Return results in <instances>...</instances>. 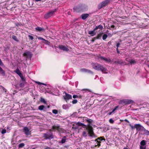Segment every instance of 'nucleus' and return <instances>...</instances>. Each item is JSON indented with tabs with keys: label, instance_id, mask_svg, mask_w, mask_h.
Segmentation results:
<instances>
[{
	"label": "nucleus",
	"instance_id": "nucleus-1",
	"mask_svg": "<svg viewBox=\"0 0 149 149\" xmlns=\"http://www.w3.org/2000/svg\"><path fill=\"white\" fill-rule=\"evenodd\" d=\"M91 65L93 68L95 70L98 71H101L104 74H107V71L106 68L104 67L102 65L97 63H92Z\"/></svg>",
	"mask_w": 149,
	"mask_h": 149
},
{
	"label": "nucleus",
	"instance_id": "nucleus-2",
	"mask_svg": "<svg viewBox=\"0 0 149 149\" xmlns=\"http://www.w3.org/2000/svg\"><path fill=\"white\" fill-rule=\"evenodd\" d=\"M86 129L87 130L89 135L90 136H93L95 135L93 131V129L92 126L90 124H88L86 127Z\"/></svg>",
	"mask_w": 149,
	"mask_h": 149
},
{
	"label": "nucleus",
	"instance_id": "nucleus-3",
	"mask_svg": "<svg viewBox=\"0 0 149 149\" xmlns=\"http://www.w3.org/2000/svg\"><path fill=\"white\" fill-rule=\"evenodd\" d=\"M110 2L109 0H105L99 4L98 5V8L100 9L103 7L107 6Z\"/></svg>",
	"mask_w": 149,
	"mask_h": 149
},
{
	"label": "nucleus",
	"instance_id": "nucleus-4",
	"mask_svg": "<svg viewBox=\"0 0 149 149\" xmlns=\"http://www.w3.org/2000/svg\"><path fill=\"white\" fill-rule=\"evenodd\" d=\"M52 129L54 132L57 131L58 132L60 133L63 131V129L59 125H53L52 126Z\"/></svg>",
	"mask_w": 149,
	"mask_h": 149
},
{
	"label": "nucleus",
	"instance_id": "nucleus-5",
	"mask_svg": "<svg viewBox=\"0 0 149 149\" xmlns=\"http://www.w3.org/2000/svg\"><path fill=\"white\" fill-rule=\"evenodd\" d=\"M56 10H54L50 11L48 12L47 13L45 14L44 16L45 18V19H48L52 16L54 13L56 12Z\"/></svg>",
	"mask_w": 149,
	"mask_h": 149
},
{
	"label": "nucleus",
	"instance_id": "nucleus-6",
	"mask_svg": "<svg viewBox=\"0 0 149 149\" xmlns=\"http://www.w3.org/2000/svg\"><path fill=\"white\" fill-rule=\"evenodd\" d=\"M43 135L45 139H50L54 138L52 133H51L50 134L48 133H44L43 134Z\"/></svg>",
	"mask_w": 149,
	"mask_h": 149
},
{
	"label": "nucleus",
	"instance_id": "nucleus-7",
	"mask_svg": "<svg viewBox=\"0 0 149 149\" xmlns=\"http://www.w3.org/2000/svg\"><path fill=\"white\" fill-rule=\"evenodd\" d=\"M135 127L137 131H143L144 127L139 124H135Z\"/></svg>",
	"mask_w": 149,
	"mask_h": 149
},
{
	"label": "nucleus",
	"instance_id": "nucleus-8",
	"mask_svg": "<svg viewBox=\"0 0 149 149\" xmlns=\"http://www.w3.org/2000/svg\"><path fill=\"white\" fill-rule=\"evenodd\" d=\"M63 97L64 100L66 101H67V100H68L69 99H72L71 95L67 93H65V95H63Z\"/></svg>",
	"mask_w": 149,
	"mask_h": 149
},
{
	"label": "nucleus",
	"instance_id": "nucleus-9",
	"mask_svg": "<svg viewBox=\"0 0 149 149\" xmlns=\"http://www.w3.org/2000/svg\"><path fill=\"white\" fill-rule=\"evenodd\" d=\"M23 131L26 135L28 136L30 134L29 130L28 127H24Z\"/></svg>",
	"mask_w": 149,
	"mask_h": 149
},
{
	"label": "nucleus",
	"instance_id": "nucleus-10",
	"mask_svg": "<svg viewBox=\"0 0 149 149\" xmlns=\"http://www.w3.org/2000/svg\"><path fill=\"white\" fill-rule=\"evenodd\" d=\"M58 47L60 49L64 51L68 52L69 50V49L68 48L62 45H59Z\"/></svg>",
	"mask_w": 149,
	"mask_h": 149
},
{
	"label": "nucleus",
	"instance_id": "nucleus-11",
	"mask_svg": "<svg viewBox=\"0 0 149 149\" xmlns=\"http://www.w3.org/2000/svg\"><path fill=\"white\" fill-rule=\"evenodd\" d=\"M89 15V14L88 13L82 14L81 15L80 17L83 20H86Z\"/></svg>",
	"mask_w": 149,
	"mask_h": 149
},
{
	"label": "nucleus",
	"instance_id": "nucleus-12",
	"mask_svg": "<svg viewBox=\"0 0 149 149\" xmlns=\"http://www.w3.org/2000/svg\"><path fill=\"white\" fill-rule=\"evenodd\" d=\"M98 58H100L101 60H104L108 63L110 62L111 61L110 59H107V58H105L101 56H98Z\"/></svg>",
	"mask_w": 149,
	"mask_h": 149
},
{
	"label": "nucleus",
	"instance_id": "nucleus-13",
	"mask_svg": "<svg viewBox=\"0 0 149 149\" xmlns=\"http://www.w3.org/2000/svg\"><path fill=\"white\" fill-rule=\"evenodd\" d=\"M80 71L82 72H88V73H91V71L87 69L84 68H81L80 70Z\"/></svg>",
	"mask_w": 149,
	"mask_h": 149
},
{
	"label": "nucleus",
	"instance_id": "nucleus-14",
	"mask_svg": "<svg viewBox=\"0 0 149 149\" xmlns=\"http://www.w3.org/2000/svg\"><path fill=\"white\" fill-rule=\"evenodd\" d=\"M36 30L38 31H45L44 29L43 28H41L39 26H38L35 28Z\"/></svg>",
	"mask_w": 149,
	"mask_h": 149
},
{
	"label": "nucleus",
	"instance_id": "nucleus-15",
	"mask_svg": "<svg viewBox=\"0 0 149 149\" xmlns=\"http://www.w3.org/2000/svg\"><path fill=\"white\" fill-rule=\"evenodd\" d=\"M95 31H96V30H95V28H94L93 31H89L88 32V33L89 34L91 35L92 36H94L96 34V33L95 32Z\"/></svg>",
	"mask_w": 149,
	"mask_h": 149
},
{
	"label": "nucleus",
	"instance_id": "nucleus-16",
	"mask_svg": "<svg viewBox=\"0 0 149 149\" xmlns=\"http://www.w3.org/2000/svg\"><path fill=\"white\" fill-rule=\"evenodd\" d=\"M14 72L18 74L19 76L22 74L21 71L18 68H17L16 70L14 71Z\"/></svg>",
	"mask_w": 149,
	"mask_h": 149
},
{
	"label": "nucleus",
	"instance_id": "nucleus-17",
	"mask_svg": "<svg viewBox=\"0 0 149 149\" xmlns=\"http://www.w3.org/2000/svg\"><path fill=\"white\" fill-rule=\"evenodd\" d=\"M98 140H99L100 141H102L103 140L104 141H105V139L104 136H100L97 139H95V141H98Z\"/></svg>",
	"mask_w": 149,
	"mask_h": 149
},
{
	"label": "nucleus",
	"instance_id": "nucleus-18",
	"mask_svg": "<svg viewBox=\"0 0 149 149\" xmlns=\"http://www.w3.org/2000/svg\"><path fill=\"white\" fill-rule=\"evenodd\" d=\"M103 28V27L102 25H99L97 26H96L95 28V30H97L98 29H99L100 30H102Z\"/></svg>",
	"mask_w": 149,
	"mask_h": 149
},
{
	"label": "nucleus",
	"instance_id": "nucleus-19",
	"mask_svg": "<svg viewBox=\"0 0 149 149\" xmlns=\"http://www.w3.org/2000/svg\"><path fill=\"white\" fill-rule=\"evenodd\" d=\"M133 102V101L130 100H127L124 102L125 104H129Z\"/></svg>",
	"mask_w": 149,
	"mask_h": 149
},
{
	"label": "nucleus",
	"instance_id": "nucleus-20",
	"mask_svg": "<svg viewBox=\"0 0 149 149\" xmlns=\"http://www.w3.org/2000/svg\"><path fill=\"white\" fill-rule=\"evenodd\" d=\"M25 81H21L19 84L20 87H23L24 86Z\"/></svg>",
	"mask_w": 149,
	"mask_h": 149
},
{
	"label": "nucleus",
	"instance_id": "nucleus-21",
	"mask_svg": "<svg viewBox=\"0 0 149 149\" xmlns=\"http://www.w3.org/2000/svg\"><path fill=\"white\" fill-rule=\"evenodd\" d=\"M143 131L145 132V133H144V134L146 135H149V131L146 130L144 128H143Z\"/></svg>",
	"mask_w": 149,
	"mask_h": 149
},
{
	"label": "nucleus",
	"instance_id": "nucleus-22",
	"mask_svg": "<svg viewBox=\"0 0 149 149\" xmlns=\"http://www.w3.org/2000/svg\"><path fill=\"white\" fill-rule=\"evenodd\" d=\"M85 120L87 122H88V124H90L92 122L93 120H92L90 119H87L86 118H85Z\"/></svg>",
	"mask_w": 149,
	"mask_h": 149
},
{
	"label": "nucleus",
	"instance_id": "nucleus-23",
	"mask_svg": "<svg viewBox=\"0 0 149 149\" xmlns=\"http://www.w3.org/2000/svg\"><path fill=\"white\" fill-rule=\"evenodd\" d=\"M97 141V144L95 145V147H96L97 146L98 148H99L101 145V142L100 141Z\"/></svg>",
	"mask_w": 149,
	"mask_h": 149
},
{
	"label": "nucleus",
	"instance_id": "nucleus-24",
	"mask_svg": "<svg viewBox=\"0 0 149 149\" xmlns=\"http://www.w3.org/2000/svg\"><path fill=\"white\" fill-rule=\"evenodd\" d=\"M76 125L78 126H86L84 125V124L80 122H77V124Z\"/></svg>",
	"mask_w": 149,
	"mask_h": 149
},
{
	"label": "nucleus",
	"instance_id": "nucleus-25",
	"mask_svg": "<svg viewBox=\"0 0 149 149\" xmlns=\"http://www.w3.org/2000/svg\"><path fill=\"white\" fill-rule=\"evenodd\" d=\"M66 137L65 136H64L63 137V138L61 141V143H65L66 140V139H65Z\"/></svg>",
	"mask_w": 149,
	"mask_h": 149
},
{
	"label": "nucleus",
	"instance_id": "nucleus-26",
	"mask_svg": "<svg viewBox=\"0 0 149 149\" xmlns=\"http://www.w3.org/2000/svg\"><path fill=\"white\" fill-rule=\"evenodd\" d=\"M12 38L14 40H15V41L18 42H19V40L17 39V37L15 35H13L12 36Z\"/></svg>",
	"mask_w": 149,
	"mask_h": 149
},
{
	"label": "nucleus",
	"instance_id": "nucleus-27",
	"mask_svg": "<svg viewBox=\"0 0 149 149\" xmlns=\"http://www.w3.org/2000/svg\"><path fill=\"white\" fill-rule=\"evenodd\" d=\"M146 144V141L144 140H142L140 143L141 146H145Z\"/></svg>",
	"mask_w": 149,
	"mask_h": 149
},
{
	"label": "nucleus",
	"instance_id": "nucleus-28",
	"mask_svg": "<svg viewBox=\"0 0 149 149\" xmlns=\"http://www.w3.org/2000/svg\"><path fill=\"white\" fill-rule=\"evenodd\" d=\"M0 72L1 74L4 75L5 74V72L3 70L2 68L0 66Z\"/></svg>",
	"mask_w": 149,
	"mask_h": 149
},
{
	"label": "nucleus",
	"instance_id": "nucleus-29",
	"mask_svg": "<svg viewBox=\"0 0 149 149\" xmlns=\"http://www.w3.org/2000/svg\"><path fill=\"white\" fill-rule=\"evenodd\" d=\"M102 33H99V34H98L96 36L97 39H100V38H101V37H102Z\"/></svg>",
	"mask_w": 149,
	"mask_h": 149
},
{
	"label": "nucleus",
	"instance_id": "nucleus-30",
	"mask_svg": "<svg viewBox=\"0 0 149 149\" xmlns=\"http://www.w3.org/2000/svg\"><path fill=\"white\" fill-rule=\"evenodd\" d=\"M83 6L82 4H80L76 8H75V9H83L84 8L83 7Z\"/></svg>",
	"mask_w": 149,
	"mask_h": 149
},
{
	"label": "nucleus",
	"instance_id": "nucleus-31",
	"mask_svg": "<svg viewBox=\"0 0 149 149\" xmlns=\"http://www.w3.org/2000/svg\"><path fill=\"white\" fill-rule=\"evenodd\" d=\"M25 146V144L24 143H22L19 144L18 145L19 148H21Z\"/></svg>",
	"mask_w": 149,
	"mask_h": 149
},
{
	"label": "nucleus",
	"instance_id": "nucleus-32",
	"mask_svg": "<svg viewBox=\"0 0 149 149\" xmlns=\"http://www.w3.org/2000/svg\"><path fill=\"white\" fill-rule=\"evenodd\" d=\"M19 76L20 77L22 81H25V78L23 76L22 74Z\"/></svg>",
	"mask_w": 149,
	"mask_h": 149
},
{
	"label": "nucleus",
	"instance_id": "nucleus-33",
	"mask_svg": "<svg viewBox=\"0 0 149 149\" xmlns=\"http://www.w3.org/2000/svg\"><path fill=\"white\" fill-rule=\"evenodd\" d=\"M108 36L106 34H104L102 36V39L103 40H105L107 38Z\"/></svg>",
	"mask_w": 149,
	"mask_h": 149
},
{
	"label": "nucleus",
	"instance_id": "nucleus-34",
	"mask_svg": "<svg viewBox=\"0 0 149 149\" xmlns=\"http://www.w3.org/2000/svg\"><path fill=\"white\" fill-rule=\"evenodd\" d=\"M40 101L41 102H43L44 104H46L47 103V102L45 101V99L42 97H41L40 98Z\"/></svg>",
	"mask_w": 149,
	"mask_h": 149
},
{
	"label": "nucleus",
	"instance_id": "nucleus-35",
	"mask_svg": "<svg viewBox=\"0 0 149 149\" xmlns=\"http://www.w3.org/2000/svg\"><path fill=\"white\" fill-rule=\"evenodd\" d=\"M44 107H45L43 105H40L38 107V109L40 110H42L43 109Z\"/></svg>",
	"mask_w": 149,
	"mask_h": 149
},
{
	"label": "nucleus",
	"instance_id": "nucleus-36",
	"mask_svg": "<svg viewBox=\"0 0 149 149\" xmlns=\"http://www.w3.org/2000/svg\"><path fill=\"white\" fill-rule=\"evenodd\" d=\"M117 63L121 64L123 63V61L121 60H118L117 61Z\"/></svg>",
	"mask_w": 149,
	"mask_h": 149
},
{
	"label": "nucleus",
	"instance_id": "nucleus-37",
	"mask_svg": "<svg viewBox=\"0 0 149 149\" xmlns=\"http://www.w3.org/2000/svg\"><path fill=\"white\" fill-rule=\"evenodd\" d=\"M128 125L130 127L132 130H134L135 128V125L134 126H133L131 124H129Z\"/></svg>",
	"mask_w": 149,
	"mask_h": 149
},
{
	"label": "nucleus",
	"instance_id": "nucleus-38",
	"mask_svg": "<svg viewBox=\"0 0 149 149\" xmlns=\"http://www.w3.org/2000/svg\"><path fill=\"white\" fill-rule=\"evenodd\" d=\"M52 113L55 114H56L58 113V111L56 109H53L52 110Z\"/></svg>",
	"mask_w": 149,
	"mask_h": 149
},
{
	"label": "nucleus",
	"instance_id": "nucleus-39",
	"mask_svg": "<svg viewBox=\"0 0 149 149\" xmlns=\"http://www.w3.org/2000/svg\"><path fill=\"white\" fill-rule=\"evenodd\" d=\"M73 98H77L78 97H79L80 98V95H73Z\"/></svg>",
	"mask_w": 149,
	"mask_h": 149
},
{
	"label": "nucleus",
	"instance_id": "nucleus-40",
	"mask_svg": "<svg viewBox=\"0 0 149 149\" xmlns=\"http://www.w3.org/2000/svg\"><path fill=\"white\" fill-rule=\"evenodd\" d=\"M6 130L3 129L1 131V133L2 134H3L5 133H6Z\"/></svg>",
	"mask_w": 149,
	"mask_h": 149
},
{
	"label": "nucleus",
	"instance_id": "nucleus-41",
	"mask_svg": "<svg viewBox=\"0 0 149 149\" xmlns=\"http://www.w3.org/2000/svg\"><path fill=\"white\" fill-rule=\"evenodd\" d=\"M136 63V61L134 60H133L132 59L130 61V63L131 64L135 63Z\"/></svg>",
	"mask_w": 149,
	"mask_h": 149
},
{
	"label": "nucleus",
	"instance_id": "nucleus-42",
	"mask_svg": "<svg viewBox=\"0 0 149 149\" xmlns=\"http://www.w3.org/2000/svg\"><path fill=\"white\" fill-rule=\"evenodd\" d=\"M38 38L39 40H41L43 41H47V40L45 39L44 38H43L41 37H38Z\"/></svg>",
	"mask_w": 149,
	"mask_h": 149
},
{
	"label": "nucleus",
	"instance_id": "nucleus-43",
	"mask_svg": "<svg viewBox=\"0 0 149 149\" xmlns=\"http://www.w3.org/2000/svg\"><path fill=\"white\" fill-rule=\"evenodd\" d=\"M62 108L63 109H66L68 108V106L67 105L63 104L62 106Z\"/></svg>",
	"mask_w": 149,
	"mask_h": 149
},
{
	"label": "nucleus",
	"instance_id": "nucleus-44",
	"mask_svg": "<svg viewBox=\"0 0 149 149\" xmlns=\"http://www.w3.org/2000/svg\"><path fill=\"white\" fill-rule=\"evenodd\" d=\"M78 102V101L76 99L72 101V103L73 104H74L77 103Z\"/></svg>",
	"mask_w": 149,
	"mask_h": 149
},
{
	"label": "nucleus",
	"instance_id": "nucleus-45",
	"mask_svg": "<svg viewBox=\"0 0 149 149\" xmlns=\"http://www.w3.org/2000/svg\"><path fill=\"white\" fill-rule=\"evenodd\" d=\"M29 54V52H25L23 54V56H27Z\"/></svg>",
	"mask_w": 149,
	"mask_h": 149
},
{
	"label": "nucleus",
	"instance_id": "nucleus-46",
	"mask_svg": "<svg viewBox=\"0 0 149 149\" xmlns=\"http://www.w3.org/2000/svg\"><path fill=\"white\" fill-rule=\"evenodd\" d=\"M140 149H146V147L145 146H140Z\"/></svg>",
	"mask_w": 149,
	"mask_h": 149
},
{
	"label": "nucleus",
	"instance_id": "nucleus-47",
	"mask_svg": "<svg viewBox=\"0 0 149 149\" xmlns=\"http://www.w3.org/2000/svg\"><path fill=\"white\" fill-rule=\"evenodd\" d=\"M109 122L111 123H113L114 121L111 118L109 120Z\"/></svg>",
	"mask_w": 149,
	"mask_h": 149
},
{
	"label": "nucleus",
	"instance_id": "nucleus-48",
	"mask_svg": "<svg viewBox=\"0 0 149 149\" xmlns=\"http://www.w3.org/2000/svg\"><path fill=\"white\" fill-rule=\"evenodd\" d=\"M119 106H116L112 111V112H114L115 111H116L118 107Z\"/></svg>",
	"mask_w": 149,
	"mask_h": 149
},
{
	"label": "nucleus",
	"instance_id": "nucleus-49",
	"mask_svg": "<svg viewBox=\"0 0 149 149\" xmlns=\"http://www.w3.org/2000/svg\"><path fill=\"white\" fill-rule=\"evenodd\" d=\"M28 37H29V39H31V40H32L33 39V37L32 36H30V35H29L28 36Z\"/></svg>",
	"mask_w": 149,
	"mask_h": 149
},
{
	"label": "nucleus",
	"instance_id": "nucleus-50",
	"mask_svg": "<svg viewBox=\"0 0 149 149\" xmlns=\"http://www.w3.org/2000/svg\"><path fill=\"white\" fill-rule=\"evenodd\" d=\"M0 87L1 88L3 91H4L5 92L6 91V89L2 86H0Z\"/></svg>",
	"mask_w": 149,
	"mask_h": 149
},
{
	"label": "nucleus",
	"instance_id": "nucleus-51",
	"mask_svg": "<svg viewBox=\"0 0 149 149\" xmlns=\"http://www.w3.org/2000/svg\"><path fill=\"white\" fill-rule=\"evenodd\" d=\"M120 45V44L119 43H117L116 46L117 47V48H118V47H119V46Z\"/></svg>",
	"mask_w": 149,
	"mask_h": 149
},
{
	"label": "nucleus",
	"instance_id": "nucleus-52",
	"mask_svg": "<svg viewBox=\"0 0 149 149\" xmlns=\"http://www.w3.org/2000/svg\"><path fill=\"white\" fill-rule=\"evenodd\" d=\"M3 65V63L1 59L0 58V65L1 66H2Z\"/></svg>",
	"mask_w": 149,
	"mask_h": 149
},
{
	"label": "nucleus",
	"instance_id": "nucleus-53",
	"mask_svg": "<svg viewBox=\"0 0 149 149\" xmlns=\"http://www.w3.org/2000/svg\"><path fill=\"white\" fill-rule=\"evenodd\" d=\"M116 50H117V52L118 54H120V52L118 50V48H116Z\"/></svg>",
	"mask_w": 149,
	"mask_h": 149
},
{
	"label": "nucleus",
	"instance_id": "nucleus-54",
	"mask_svg": "<svg viewBox=\"0 0 149 149\" xmlns=\"http://www.w3.org/2000/svg\"><path fill=\"white\" fill-rule=\"evenodd\" d=\"M124 121L125 122H127L128 123H130V122H129V121L127 119H125L124 120Z\"/></svg>",
	"mask_w": 149,
	"mask_h": 149
},
{
	"label": "nucleus",
	"instance_id": "nucleus-55",
	"mask_svg": "<svg viewBox=\"0 0 149 149\" xmlns=\"http://www.w3.org/2000/svg\"><path fill=\"white\" fill-rule=\"evenodd\" d=\"M115 26L114 25H111V26H110V27L111 28H114V27H115Z\"/></svg>",
	"mask_w": 149,
	"mask_h": 149
},
{
	"label": "nucleus",
	"instance_id": "nucleus-56",
	"mask_svg": "<svg viewBox=\"0 0 149 149\" xmlns=\"http://www.w3.org/2000/svg\"><path fill=\"white\" fill-rule=\"evenodd\" d=\"M50 149V148L48 146L46 147L45 148V149Z\"/></svg>",
	"mask_w": 149,
	"mask_h": 149
},
{
	"label": "nucleus",
	"instance_id": "nucleus-57",
	"mask_svg": "<svg viewBox=\"0 0 149 149\" xmlns=\"http://www.w3.org/2000/svg\"><path fill=\"white\" fill-rule=\"evenodd\" d=\"M37 83L39 85H41V83L39 82H37Z\"/></svg>",
	"mask_w": 149,
	"mask_h": 149
},
{
	"label": "nucleus",
	"instance_id": "nucleus-58",
	"mask_svg": "<svg viewBox=\"0 0 149 149\" xmlns=\"http://www.w3.org/2000/svg\"><path fill=\"white\" fill-rule=\"evenodd\" d=\"M41 84L45 86H47V85L46 84L42 83H41Z\"/></svg>",
	"mask_w": 149,
	"mask_h": 149
},
{
	"label": "nucleus",
	"instance_id": "nucleus-59",
	"mask_svg": "<svg viewBox=\"0 0 149 149\" xmlns=\"http://www.w3.org/2000/svg\"><path fill=\"white\" fill-rule=\"evenodd\" d=\"M85 118H83V120H82V121L84 122V121H86L85 120Z\"/></svg>",
	"mask_w": 149,
	"mask_h": 149
},
{
	"label": "nucleus",
	"instance_id": "nucleus-60",
	"mask_svg": "<svg viewBox=\"0 0 149 149\" xmlns=\"http://www.w3.org/2000/svg\"><path fill=\"white\" fill-rule=\"evenodd\" d=\"M113 112H112V111L111 112H110L109 113V115H111V114L113 113Z\"/></svg>",
	"mask_w": 149,
	"mask_h": 149
},
{
	"label": "nucleus",
	"instance_id": "nucleus-61",
	"mask_svg": "<svg viewBox=\"0 0 149 149\" xmlns=\"http://www.w3.org/2000/svg\"><path fill=\"white\" fill-rule=\"evenodd\" d=\"M49 132H51V131H53V130L52 129H52H49Z\"/></svg>",
	"mask_w": 149,
	"mask_h": 149
},
{
	"label": "nucleus",
	"instance_id": "nucleus-62",
	"mask_svg": "<svg viewBox=\"0 0 149 149\" xmlns=\"http://www.w3.org/2000/svg\"><path fill=\"white\" fill-rule=\"evenodd\" d=\"M95 39H94L93 38V39L91 40V42H93L95 41Z\"/></svg>",
	"mask_w": 149,
	"mask_h": 149
},
{
	"label": "nucleus",
	"instance_id": "nucleus-63",
	"mask_svg": "<svg viewBox=\"0 0 149 149\" xmlns=\"http://www.w3.org/2000/svg\"><path fill=\"white\" fill-rule=\"evenodd\" d=\"M86 134V132H83V134L84 135Z\"/></svg>",
	"mask_w": 149,
	"mask_h": 149
},
{
	"label": "nucleus",
	"instance_id": "nucleus-64",
	"mask_svg": "<svg viewBox=\"0 0 149 149\" xmlns=\"http://www.w3.org/2000/svg\"><path fill=\"white\" fill-rule=\"evenodd\" d=\"M114 63H115L116 64H117V61H114Z\"/></svg>",
	"mask_w": 149,
	"mask_h": 149
}]
</instances>
